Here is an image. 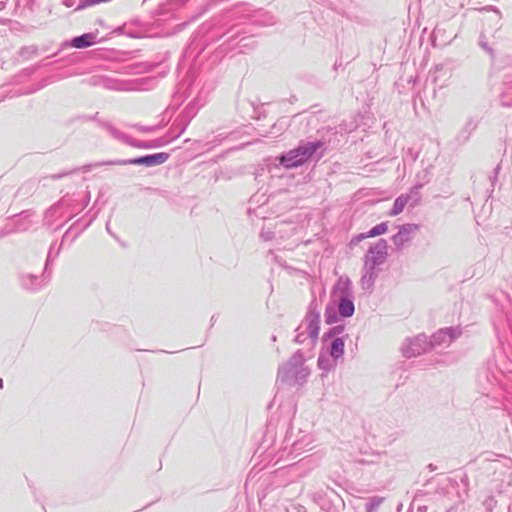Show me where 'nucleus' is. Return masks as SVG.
<instances>
[{
  "label": "nucleus",
  "mask_w": 512,
  "mask_h": 512,
  "mask_svg": "<svg viewBox=\"0 0 512 512\" xmlns=\"http://www.w3.org/2000/svg\"><path fill=\"white\" fill-rule=\"evenodd\" d=\"M53 258H25L20 273V285L28 291H38L48 284Z\"/></svg>",
  "instance_id": "f257e3e1"
},
{
  "label": "nucleus",
  "mask_w": 512,
  "mask_h": 512,
  "mask_svg": "<svg viewBox=\"0 0 512 512\" xmlns=\"http://www.w3.org/2000/svg\"><path fill=\"white\" fill-rule=\"evenodd\" d=\"M320 316L321 311L318 307L317 301L313 299L308 306V311L304 319L295 330L296 336L294 338V342L297 344H304L308 341V345L313 347L319 336Z\"/></svg>",
  "instance_id": "f03ea898"
},
{
  "label": "nucleus",
  "mask_w": 512,
  "mask_h": 512,
  "mask_svg": "<svg viewBox=\"0 0 512 512\" xmlns=\"http://www.w3.org/2000/svg\"><path fill=\"white\" fill-rule=\"evenodd\" d=\"M301 350H297L290 359L278 368L277 380L288 385L303 384L310 373L304 364Z\"/></svg>",
  "instance_id": "7ed1b4c3"
},
{
  "label": "nucleus",
  "mask_w": 512,
  "mask_h": 512,
  "mask_svg": "<svg viewBox=\"0 0 512 512\" xmlns=\"http://www.w3.org/2000/svg\"><path fill=\"white\" fill-rule=\"evenodd\" d=\"M483 469L494 482H511L512 460L508 457L496 455V458L483 460Z\"/></svg>",
  "instance_id": "20e7f679"
},
{
  "label": "nucleus",
  "mask_w": 512,
  "mask_h": 512,
  "mask_svg": "<svg viewBox=\"0 0 512 512\" xmlns=\"http://www.w3.org/2000/svg\"><path fill=\"white\" fill-rule=\"evenodd\" d=\"M321 146L320 141L305 143L279 157V161L286 168L297 167L305 163Z\"/></svg>",
  "instance_id": "39448f33"
},
{
  "label": "nucleus",
  "mask_w": 512,
  "mask_h": 512,
  "mask_svg": "<svg viewBox=\"0 0 512 512\" xmlns=\"http://www.w3.org/2000/svg\"><path fill=\"white\" fill-rule=\"evenodd\" d=\"M388 267L387 258H366L360 280L361 288L371 293L379 274Z\"/></svg>",
  "instance_id": "423d86ee"
},
{
  "label": "nucleus",
  "mask_w": 512,
  "mask_h": 512,
  "mask_svg": "<svg viewBox=\"0 0 512 512\" xmlns=\"http://www.w3.org/2000/svg\"><path fill=\"white\" fill-rule=\"evenodd\" d=\"M389 462L390 458L385 452L373 453L358 459L359 464L376 466L374 474L377 478L386 477L391 472Z\"/></svg>",
  "instance_id": "0eeeda50"
},
{
  "label": "nucleus",
  "mask_w": 512,
  "mask_h": 512,
  "mask_svg": "<svg viewBox=\"0 0 512 512\" xmlns=\"http://www.w3.org/2000/svg\"><path fill=\"white\" fill-rule=\"evenodd\" d=\"M430 349L428 337L425 334H419L414 338H408L402 345V354L407 357H416Z\"/></svg>",
  "instance_id": "6e6552de"
},
{
  "label": "nucleus",
  "mask_w": 512,
  "mask_h": 512,
  "mask_svg": "<svg viewBox=\"0 0 512 512\" xmlns=\"http://www.w3.org/2000/svg\"><path fill=\"white\" fill-rule=\"evenodd\" d=\"M461 334L462 330L459 326L442 328L430 337V348L448 347Z\"/></svg>",
  "instance_id": "1a4fd4ad"
},
{
  "label": "nucleus",
  "mask_w": 512,
  "mask_h": 512,
  "mask_svg": "<svg viewBox=\"0 0 512 512\" xmlns=\"http://www.w3.org/2000/svg\"><path fill=\"white\" fill-rule=\"evenodd\" d=\"M335 298L353 296L352 282L347 276H340L332 289Z\"/></svg>",
  "instance_id": "9d476101"
},
{
  "label": "nucleus",
  "mask_w": 512,
  "mask_h": 512,
  "mask_svg": "<svg viewBox=\"0 0 512 512\" xmlns=\"http://www.w3.org/2000/svg\"><path fill=\"white\" fill-rule=\"evenodd\" d=\"M338 300V313L341 317H351L355 312V305L353 302V296L351 297H340Z\"/></svg>",
  "instance_id": "9b49d317"
},
{
  "label": "nucleus",
  "mask_w": 512,
  "mask_h": 512,
  "mask_svg": "<svg viewBox=\"0 0 512 512\" xmlns=\"http://www.w3.org/2000/svg\"><path fill=\"white\" fill-rule=\"evenodd\" d=\"M344 348H345V342L343 337H336L332 339L331 343L327 347L326 350H324L326 353L329 354L334 359H340L344 355Z\"/></svg>",
  "instance_id": "f8f14e48"
},
{
  "label": "nucleus",
  "mask_w": 512,
  "mask_h": 512,
  "mask_svg": "<svg viewBox=\"0 0 512 512\" xmlns=\"http://www.w3.org/2000/svg\"><path fill=\"white\" fill-rule=\"evenodd\" d=\"M317 365L319 369L325 372H330L331 370L335 369L337 365V359L332 358L328 353L324 351V349H322L317 360Z\"/></svg>",
  "instance_id": "ddd939ff"
},
{
  "label": "nucleus",
  "mask_w": 512,
  "mask_h": 512,
  "mask_svg": "<svg viewBox=\"0 0 512 512\" xmlns=\"http://www.w3.org/2000/svg\"><path fill=\"white\" fill-rule=\"evenodd\" d=\"M419 229L416 224H405L400 227L399 232L394 236V242L396 244L403 243L408 240L410 235L415 233Z\"/></svg>",
  "instance_id": "4468645a"
},
{
  "label": "nucleus",
  "mask_w": 512,
  "mask_h": 512,
  "mask_svg": "<svg viewBox=\"0 0 512 512\" xmlns=\"http://www.w3.org/2000/svg\"><path fill=\"white\" fill-rule=\"evenodd\" d=\"M97 33H85L72 40V46L78 49L90 47L95 43Z\"/></svg>",
  "instance_id": "2eb2a0df"
},
{
  "label": "nucleus",
  "mask_w": 512,
  "mask_h": 512,
  "mask_svg": "<svg viewBox=\"0 0 512 512\" xmlns=\"http://www.w3.org/2000/svg\"><path fill=\"white\" fill-rule=\"evenodd\" d=\"M168 159L165 153H157L150 156L141 157L133 160L134 164H145L148 166L164 163Z\"/></svg>",
  "instance_id": "dca6fc26"
},
{
  "label": "nucleus",
  "mask_w": 512,
  "mask_h": 512,
  "mask_svg": "<svg viewBox=\"0 0 512 512\" xmlns=\"http://www.w3.org/2000/svg\"><path fill=\"white\" fill-rule=\"evenodd\" d=\"M312 446V438L310 435H305L302 439L297 440L293 443L292 452L299 455L301 452L306 450H311Z\"/></svg>",
  "instance_id": "f3484780"
},
{
  "label": "nucleus",
  "mask_w": 512,
  "mask_h": 512,
  "mask_svg": "<svg viewBox=\"0 0 512 512\" xmlns=\"http://www.w3.org/2000/svg\"><path fill=\"white\" fill-rule=\"evenodd\" d=\"M409 200H410L409 195H407V194L400 195L394 201L393 207H392L391 211L389 212V215L396 216V215L400 214L404 210V208L407 205V203L409 202Z\"/></svg>",
  "instance_id": "a211bd4d"
},
{
  "label": "nucleus",
  "mask_w": 512,
  "mask_h": 512,
  "mask_svg": "<svg viewBox=\"0 0 512 512\" xmlns=\"http://www.w3.org/2000/svg\"><path fill=\"white\" fill-rule=\"evenodd\" d=\"M345 330L344 325H336L331 328H329L322 337V341L326 342L328 339L336 338L338 335L342 334Z\"/></svg>",
  "instance_id": "6ab92c4d"
},
{
  "label": "nucleus",
  "mask_w": 512,
  "mask_h": 512,
  "mask_svg": "<svg viewBox=\"0 0 512 512\" xmlns=\"http://www.w3.org/2000/svg\"><path fill=\"white\" fill-rule=\"evenodd\" d=\"M383 500L384 498L380 496H373L369 498L365 504L366 512H376Z\"/></svg>",
  "instance_id": "aec40b11"
},
{
  "label": "nucleus",
  "mask_w": 512,
  "mask_h": 512,
  "mask_svg": "<svg viewBox=\"0 0 512 512\" xmlns=\"http://www.w3.org/2000/svg\"><path fill=\"white\" fill-rule=\"evenodd\" d=\"M324 316L327 324H333L338 319L337 312L333 306L326 307Z\"/></svg>",
  "instance_id": "412c9836"
},
{
  "label": "nucleus",
  "mask_w": 512,
  "mask_h": 512,
  "mask_svg": "<svg viewBox=\"0 0 512 512\" xmlns=\"http://www.w3.org/2000/svg\"><path fill=\"white\" fill-rule=\"evenodd\" d=\"M388 230V226L386 223H380L376 226H374L368 233L369 237H375L378 235L385 234Z\"/></svg>",
  "instance_id": "4be33fe9"
},
{
  "label": "nucleus",
  "mask_w": 512,
  "mask_h": 512,
  "mask_svg": "<svg viewBox=\"0 0 512 512\" xmlns=\"http://www.w3.org/2000/svg\"><path fill=\"white\" fill-rule=\"evenodd\" d=\"M374 249L376 250V252H374L373 250L371 251V253H376L377 256H382L384 254H386V250H387V244L384 240H379Z\"/></svg>",
  "instance_id": "5701e85b"
},
{
  "label": "nucleus",
  "mask_w": 512,
  "mask_h": 512,
  "mask_svg": "<svg viewBox=\"0 0 512 512\" xmlns=\"http://www.w3.org/2000/svg\"><path fill=\"white\" fill-rule=\"evenodd\" d=\"M419 510H421V511L427 510V507H423V508L419 507Z\"/></svg>",
  "instance_id": "b1692460"
},
{
  "label": "nucleus",
  "mask_w": 512,
  "mask_h": 512,
  "mask_svg": "<svg viewBox=\"0 0 512 512\" xmlns=\"http://www.w3.org/2000/svg\"><path fill=\"white\" fill-rule=\"evenodd\" d=\"M419 510H421V511L427 510V507H423V508L419 507Z\"/></svg>",
  "instance_id": "393cba45"
},
{
  "label": "nucleus",
  "mask_w": 512,
  "mask_h": 512,
  "mask_svg": "<svg viewBox=\"0 0 512 512\" xmlns=\"http://www.w3.org/2000/svg\"><path fill=\"white\" fill-rule=\"evenodd\" d=\"M419 510H421V511L427 510V507H423V508L419 507Z\"/></svg>",
  "instance_id": "a878e982"
},
{
  "label": "nucleus",
  "mask_w": 512,
  "mask_h": 512,
  "mask_svg": "<svg viewBox=\"0 0 512 512\" xmlns=\"http://www.w3.org/2000/svg\"><path fill=\"white\" fill-rule=\"evenodd\" d=\"M0 387L2 388L3 387V380L0 379Z\"/></svg>",
  "instance_id": "bb28decb"
},
{
  "label": "nucleus",
  "mask_w": 512,
  "mask_h": 512,
  "mask_svg": "<svg viewBox=\"0 0 512 512\" xmlns=\"http://www.w3.org/2000/svg\"><path fill=\"white\" fill-rule=\"evenodd\" d=\"M32 271H33V272H37V273L39 274V272H38L37 268H33V269H32Z\"/></svg>",
  "instance_id": "cd10ccee"
}]
</instances>
